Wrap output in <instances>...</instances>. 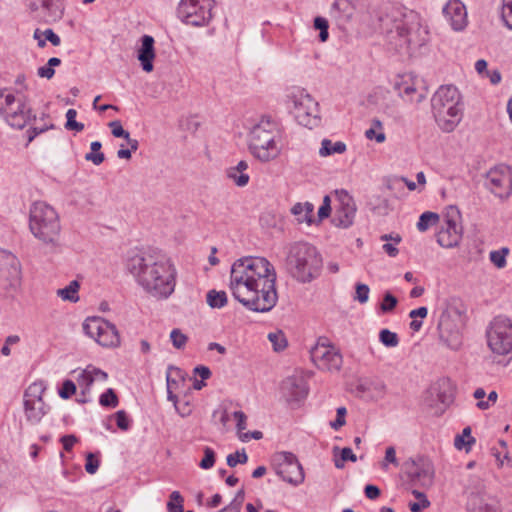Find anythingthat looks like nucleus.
<instances>
[{
    "label": "nucleus",
    "mask_w": 512,
    "mask_h": 512,
    "mask_svg": "<svg viewBox=\"0 0 512 512\" xmlns=\"http://www.w3.org/2000/svg\"><path fill=\"white\" fill-rule=\"evenodd\" d=\"M126 266L137 284L151 297L164 300L174 292L177 272L161 251H141L129 257Z\"/></svg>",
    "instance_id": "nucleus-1"
},
{
    "label": "nucleus",
    "mask_w": 512,
    "mask_h": 512,
    "mask_svg": "<svg viewBox=\"0 0 512 512\" xmlns=\"http://www.w3.org/2000/svg\"><path fill=\"white\" fill-rule=\"evenodd\" d=\"M273 265L264 257H244L236 260L230 273V290L244 306L254 287L271 271Z\"/></svg>",
    "instance_id": "nucleus-2"
},
{
    "label": "nucleus",
    "mask_w": 512,
    "mask_h": 512,
    "mask_svg": "<svg viewBox=\"0 0 512 512\" xmlns=\"http://www.w3.org/2000/svg\"><path fill=\"white\" fill-rule=\"evenodd\" d=\"M282 128L271 116H262L249 133V151L261 162L276 159L281 153Z\"/></svg>",
    "instance_id": "nucleus-3"
},
{
    "label": "nucleus",
    "mask_w": 512,
    "mask_h": 512,
    "mask_svg": "<svg viewBox=\"0 0 512 512\" xmlns=\"http://www.w3.org/2000/svg\"><path fill=\"white\" fill-rule=\"evenodd\" d=\"M29 229L33 236L50 250L60 247L61 224L56 210L45 202H35L29 215Z\"/></svg>",
    "instance_id": "nucleus-4"
},
{
    "label": "nucleus",
    "mask_w": 512,
    "mask_h": 512,
    "mask_svg": "<svg viewBox=\"0 0 512 512\" xmlns=\"http://www.w3.org/2000/svg\"><path fill=\"white\" fill-rule=\"evenodd\" d=\"M321 267L322 258L314 246L298 242L289 247L285 268L297 281L311 282L319 275Z\"/></svg>",
    "instance_id": "nucleus-5"
},
{
    "label": "nucleus",
    "mask_w": 512,
    "mask_h": 512,
    "mask_svg": "<svg viewBox=\"0 0 512 512\" xmlns=\"http://www.w3.org/2000/svg\"><path fill=\"white\" fill-rule=\"evenodd\" d=\"M431 106L435 121L444 132H452L462 120L461 96L453 85L441 86L434 93Z\"/></svg>",
    "instance_id": "nucleus-6"
},
{
    "label": "nucleus",
    "mask_w": 512,
    "mask_h": 512,
    "mask_svg": "<svg viewBox=\"0 0 512 512\" xmlns=\"http://www.w3.org/2000/svg\"><path fill=\"white\" fill-rule=\"evenodd\" d=\"M0 115L13 128L23 129L36 116L24 97H15L7 89L0 90Z\"/></svg>",
    "instance_id": "nucleus-7"
},
{
    "label": "nucleus",
    "mask_w": 512,
    "mask_h": 512,
    "mask_svg": "<svg viewBox=\"0 0 512 512\" xmlns=\"http://www.w3.org/2000/svg\"><path fill=\"white\" fill-rule=\"evenodd\" d=\"M287 98L289 108L300 125L311 129L319 124L318 103L304 89L292 88Z\"/></svg>",
    "instance_id": "nucleus-8"
},
{
    "label": "nucleus",
    "mask_w": 512,
    "mask_h": 512,
    "mask_svg": "<svg viewBox=\"0 0 512 512\" xmlns=\"http://www.w3.org/2000/svg\"><path fill=\"white\" fill-rule=\"evenodd\" d=\"M278 301L276 290V273L274 267L259 283L258 287H254L252 294L244 302V307L254 312H269Z\"/></svg>",
    "instance_id": "nucleus-9"
},
{
    "label": "nucleus",
    "mask_w": 512,
    "mask_h": 512,
    "mask_svg": "<svg viewBox=\"0 0 512 512\" xmlns=\"http://www.w3.org/2000/svg\"><path fill=\"white\" fill-rule=\"evenodd\" d=\"M214 5V0H181L177 8V15L187 25L205 26L213 17Z\"/></svg>",
    "instance_id": "nucleus-10"
},
{
    "label": "nucleus",
    "mask_w": 512,
    "mask_h": 512,
    "mask_svg": "<svg viewBox=\"0 0 512 512\" xmlns=\"http://www.w3.org/2000/svg\"><path fill=\"white\" fill-rule=\"evenodd\" d=\"M487 342L491 351L498 355L512 352V321L504 316H497L487 330Z\"/></svg>",
    "instance_id": "nucleus-11"
},
{
    "label": "nucleus",
    "mask_w": 512,
    "mask_h": 512,
    "mask_svg": "<svg viewBox=\"0 0 512 512\" xmlns=\"http://www.w3.org/2000/svg\"><path fill=\"white\" fill-rule=\"evenodd\" d=\"M83 330L103 347H116L120 343L116 326L101 317L87 318L83 323Z\"/></svg>",
    "instance_id": "nucleus-12"
},
{
    "label": "nucleus",
    "mask_w": 512,
    "mask_h": 512,
    "mask_svg": "<svg viewBox=\"0 0 512 512\" xmlns=\"http://www.w3.org/2000/svg\"><path fill=\"white\" fill-rule=\"evenodd\" d=\"M326 341V339L320 338L311 348V360L322 371L337 372L342 366V355L338 349Z\"/></svg>",
    "instance_id": "nucleus-13"
},
{
    "label": "nucleus",
    "mask_w": 512,
    "mask_h": 512,
    "mask_svg": "<svg viewBox=\"0 0 512 512\" xmlns=\"http://www.w3.org/2000/svg\"><path fill=\"white\" fill-rule=\"evenodd\" d=\"M460 211L455 206L447 209L444 224L438 231L437 243L444 248H453L459 244L462 238V227L459 225Z\"/></svg>",
    "instance_id": "nucleus-14"
},
{
    "label": "nucleus",
    "mask_w": 512,
    "mask_h": 512,
    "mask_svg": "<svg viewBox=\"0 0 512 512\" xmlns=\"http://www.w3.org/2000/svg\"><path fill=\"white\" fill-rule=\"evenodd\" d=\"M485 186L491 193L501 199H507L512 192V175L506 165L491 168L486 174Z\"/></svg>",
    "instance_id": "nucleus-15"
},
{
    "label": "nucleus",
    "mask_w": 512,
    "mask_h": 512,
    "mask_svg": "<svg viewBox=\"0 0 512 512\" xmlns=\"http://www.w3.org/2000/svg\"><path fill=\"white\" fill-rule=\"evenodd\" d=\"M420 30L418 22H408L406 19L396 20L393 28L388 31L390 44L395 48H409L412 44L421 45L420 41L415 39V34Z\"/></svg>",
    "instance_id": "nucleus-16"
},
{
    "label": "nucleus",
    "mask_w": 512,
    "mask_h": 512,
    "mask_svg": "<svg viewBox=\"0 0 512 512\" xmlns=\"http://www.w3.org/2000/svg\"><path fill=\"white\" fill-rule=\"evenodd\" d=\"M44 391V386H28L23 395L25 417L33 425L38 424L46 414L42 399Z\"/></svg>",
    "instance_id": "nucleus-17"
},
{
    "label": "nucleus",
    "mask_w": 512,
    "mask_h": 512,
    "mask_svg": "<svg viewBox=\"0 0 512 512\" xmlns=\"http://www.w3.org/2000/svg\"><path fill=\"white\" fill-rule=\"evenodd\" d=\"M276 473L286 482L293 485L304 481V472L296 456L290 452H282L276 457Z\"/></svg>",
    "instance_id": "nucleus-18"
},
{
    "label": "nucleus",
    "mask_w": 512,
    "mask_h": 512,
    "mask_svg": "<svg viewBox=\"0 0 512 512\" xmlns=\"http://www.w3.org/2000/svg\"><path fill=\"white\" fill-rule=\"evenodd\" d=\"M408 477L414 483L423 487H429L434 479V466L427 457L418 456L411 458L405 463Z\"/></svg>",
    "instance_id": "nucleus-19"
},
{
    "label": "nucleus",
    "mask_w": 512,
    "mask_h": 512,
    "mask_svg": "<svg viewBox=\"0 0 512 512\" xmlns=\"http://www.w3.org/2000/svg\"><path fill=\"white\" fill-rule=\"evenodd\" d=\"M335 196L338 204L335 209L333 223L337 227L348 228L353 224L355 219L357 211L355 201L345 190H336Z\"/></svg>",
    "instance_id": "nucleus-20"
},
{
    "label": "nucleus",
    "mask_w": 512,
    "mask_h": 512,
    "mask_svg": "<svg viewBox=\"0 0 512 512\" xmlns=\"http://www.w3.org/2000/svg\"><path fill=\"white\" fill-rule=\"evenodd\" d=\"M443 14L455 31H462L468 24L466 7L460 0H448Z\"/></svg>",
    "instance_id": "nucleus-21"
},
{
    "label": "nucleus",
    "mask_w": 512,
    "mask_h": 512,
    "mask_svg": "<svg viewBox=\"0 0 512 512\" xmlns=\"http://www.w3.org/2000/svg\"><path fill=\"white\" fill-rule=\"evenodd\" d=\"M452 400V392L442 390L441 386H429L423 396L424 403L430 408H435L436 412H442Z\"/></svg>",
    "instance_id": "nucleus-22"
},
{
    "label": "nucleus",
    "mask_w": 512,
    "mask_h": 512,
    "mask_svg": "<svg viewBox=\"0 0 512 512\" xmlns=\"http://www.w3.org/2000/svg\"><path fill=\"white\" fill-rule=\"evenodd\" d=\"M356 12V5L352 0H335L332 4L330 15L336 21L340 29H346Z\"/></svg>",
    "instance_id": "nucleus-23"
},
{
    "label": "nucleus",
    "mask_w": 512,
    "mask_h": 512,
    "mask_svg": "<svg viewBox=\"0 0 512 512\" xmlns=\"http://www.w3.org/2000/svg\"><path fill=\"white\" fill-rule=\"evenodd\" d=\"M21 268L18 264L7 265L0 270V289L14 293L21 285Z\"/></svg>",
    "instance_id": "nucleus-24"
},
{
    "label": "nucleus",
    "mask_w": 512,
    "mask_h": 512,
    "mask_svg": "<svg viewBox=\"0 0 512 512\" xmlns=\"http://www.w3.org/2000/svg\"><path fill=\"white\" fill-rule=\"evenodd\" d=\"M440 339L451 349L457 350L461 344V334L448 316H442L438 323Z\"/></svg>",
    "instance_id": "nucleus-25"
},
{
    "label": "nucleus",
    "mask_w": 512,
    "mask_h": 512,
    "mask_svg": "<svg viewBox=\"0 0 512 512\" xmlns=\"http://www.w3.org/2000/svg\"><path fill=\"white\" fill-rule=\"evenodd\" d=\"M141 46L137 50V58L145 72L153 71V61L155 59V40L150 35H143L140 38Z\"/></svg>",
    "instance_id": "nucleus-26"
},
{
    "label": "nucleus",
    "mask_w": 512,
    "mask_h": 512,
    "mask_svg": "<svg viewBox=\"0 0 512 512\" xmlns=\"http://www.w3.org/2000/svg\"><path fill=\"white\" fill-rule=\"evenodd\" d=\"M184 386H167V397L168 400L173 402L175 409L185 416L190 413L189 404L191 401L192 390L188 388L185 392L181 388Z\"/></svg>",
    "instance_id": "nucleus-27"
},
{
    "label": "nucleus",
    "mask_w": 512,
    "mask_h": 512,
    "mask_svg": "<svg viewBox=\"0 0 512 512\" xmlns=\"http://www.w3.org/2000/svg\"><path fill=\"white\" fill-rule=\"evenodd\" d=\"M40 5L44 12L43 19L46 23H53L62 19L64 5L61 0H41Z\"/></svg>",
    "instance_id": "nucleus-28"
},
{
    "label": "nucleus",
    "mask_w": 512,
    "mask_h": 512,
    "mask_svg": "<svg viewBox=\"0 0 512 512\" xmlns=\"http://www.w3.org/2000/svg\"><path fill=\"white\" fill-rule=\"evenodd\" d=\"M248 167V163L245 160H241L237 165L226 169V176L238 187H244L249 183L250 179L249 175L245 173Z\"/></svg>",
    "instance_id": "nucleus-29"
},
{
    "label": "nucleus",
    "mask_w": 512,
    "mask_h": 512,
    "mask_svg": "<svg viewBox=\"0 0 512 512\" xmlns=\"http://www.w3.org/2000/svg\"><path fill=\"white\" fill-rule=\"evenodd\" d=\"M281 395L292 406L299 405L308 395L307 386H281Z\"/></svg>",
    "instance_id": "nucleus-30"
},
{
    "label": "nucleus",
    "mask_w": 512,
    "mask_h": 512,
    "mask_svg": "<svg viewBox=\"0 0 512 512\" xmlns=\"http://www.w3.org/2000/svg\"><path fill=\"white\" fill-rule=\"evenodd\" d=\"M108 379L106 372L92 365L87 366L86 369L82 370L78 375L77 380L80 384H94L99 382H105Z\"/></svg>",
    "instance_id": "nucleus-31"
},
{
    "label": "nucleus",
    "mask_w": 512,
    "mask_h": 512,
    "mask_svg": "<svg viewBox=\"0 0 512 512\" xmlns=\"http://www.w3.org/2000/svg\"><path fill=\"white\" fill-rule=\"evenodd\" d=\"M79 289L80 283L77 280H73L66 287L57 289L56 295L63 301L76 303L79 301Z\"/></svg>",
    "instance_id": "nucleus-32"
},
{
    "label": "nucleus",
    "mask_w": 512,
    "mask_h": 512,
    "mask_svg": "<svg viewBox=\"0 0 512 512\" xmlns=\"http://www.w3.org/2000/svg\"><path fill=\"white\" fill-rule=\"evenodd\" d=\"M346 151V144L344 142L338 141L333 143L329 139H323L321 143V148L319 150V154L323 157L332 155L334 153L342 154Z\"/></svg>",
    "instance_id": "nucleus-33"
},
{
    "label": "nucleus",
    "mask_w": 512,
    "mask_h": 512,
    "mask_svg": "<svg viewBox=\"0 0 512 512\" xmlns=\"http://www.w3.org/2000/svg\"><path fill=\"white\" fill-rule=\"evenodd\" d=\"M313 205L309 202H306L304 205L301 203H296L292 209L291 212L298 216V221L300 223L307 222L311 223L312 213H313Z\"/></svg>",
    "instance_id": "nucleus-34"
},
{
    "label": "nucleus",
    "mask_w": 512,
    "mask_h": 512,
    "mask_svg": "<svg viewBox=\"0 0 512 512\" xmlns=\"http://www.w3.org/2000/svg\"><path fill=\"white\" fill-rule=\"evenodd\" d=\"M365 136L369 140H375L377 143H383L386 135L383 131V126L380 120L373 119L371 127L365 131Z\"/></svg>",
    "instance_id": "nucleus-35"
},
{
    "label": "nucleus",
    "mask_w": 512,
    "mask_h": 512,
    "mask_svg": "<svg viewBox=\"0 0 512 512\" xmlns=\"http://www.w3.org/2000/svg\"><path fill=\"white\" fill-rule=\"evenodd\" d=\"M189 378L188 374L178 367L169 366L166 371V384H180Z\"/></svg>",
    "instance_id": "nucleus-36"
},
{
    "label": "nucleus",
    "mask_w": 512,
    "mask_h": 512,
    "mask_svg": "<svg viewBox=\"0 0 512 512\" xmlns=\"http://www.w3.org/2000/svg\"><path fill=\"white\" fill-rule=\"evenodd\" d=\"M207 303L212 308H222L227 303V294L225 291L210 290L207 293Z\"/></svg>",
    "instance_id": "nucleus-37"
},
{
    "label": "nucleus",
    "mask_w": 512,
    "mask_h": 512,
    "mask_svg": "<svg viewBox=\"0 0 512 512\" xmlns=\"http://www.w3.org/2000/svg\"><path fill=\"white\" fill-rule=\"evenodd\" d=\"M475 443V438L471 436V428L465 427L461 435L456 436L454 445L458 449L465 448L467 451Z\"/></svg>",
    "instance_id": "nucleus-38"
},
{
    "label": "nucleus",
    "mask_w": 512,
    "mask_h": 512,
    "mask_svg": "<svg viewBox=\"0 0 512 512\" xmlns=\"http://www.w3.org/2000/svg\"><path fill=\"white\" fill-rule=\"evenodd\" d=\"M439 215L434 212H424L421 214L419 221L417 223V228L419 231H426L429 227L436 225L439 222Z\"/></svg>",
    "instance_id": "nucleus-39"
},
{
    "label": "nucleus",
    "mask_w": 512,
    "mask_h": 512,
    "mask_svg": "<svg viewBox=\"0 0 512 512\" xmlns=\"http://www.w3.org/2000/svg\"><path fill=\"white\" fill-rule=\"evenodd\" d=\"M412 494L417 499L416 502L409 503V508L411 512H422L424 509L430 506V501L427 499L426 495L423 492L418 490H413Z\"/></svg>",
    "instance_id": "nucleus-40"
},
{
    "label": "nucleus",
    "mask_w": 512,
    "mask_h": 512,
    "mask_svg": "<svg viewBox=\"0 0 512 512\" xmlns=\"http://www.w3.org/2000/svg\"><path fill=\"white\" fill-rule=\"evenodd\" d=\"M510 250L508 247H502L498 250H493L489 254L490 261L499 269L504 268L507 264L506 257Z\"/></svg>",
    "instance_id": "nucleus-41"
},
{
    "label": "nucleus",
    "mask_w": 512,
    "mask_h": 512,
    "mask_svg": "<svg viewBox=\"0 0 512 512\" xmlns=\"http://www.w3.org/2000/svg\"><path fill=\"white\" fill-rule=\"evenodd\" d=\"M210 376V369L206 366L199 365L193 369V377H190L189 380H193L192 384H204V381L209 379Z\"/></svg>",
    "instance_id": "nucleus-42"
},
{
    "label": "nucleus",
    "mask_w": 512,
    "mask_h": 512,
    "mask_svg": "<svg viewBox=\"0 0 512 512\" xmlns=\"http://www.w3.org/2000/svg\"><path fill=\"white\" fill-rule=\"evenodd\" d=\"M380 342L386 347H396L399 344L398 335L388 329H382L379 333Z\"/></svg>",
    "instance_id": "nucleus-43"
},
{
    "label": "nucleus",
    "mask_w": 512,
    "mask_h": 512,
    "mask_svg": "<svg viewBox=\"0 0 512 512\" xmlns=\"http://www.w3.org/2000/svg\"><path fill=\"white\" fill-rule=\"evenodd\" d=\"M398 94L402 98H405L407 101L413 102H420L423 98L421 94L418 95V98L414 100L413 95L417 93L416 88L413 85L404 84V85H398Z\"/></svg>",
    "instance_id": "nucleus-44"
},
{
    "label": "nucleus",
    "mask_w": 512,
    "mask_h": 512,
    "mask_svg": "<svg viewBox=\"0 0 512 512\" xmlns=\"http://www.w3.org/2000/svg\"><path fill=\"white\" fill-rule=\"evenodd\" d=\"M184 499L178 491H173L170 494V500L167 503V509L169 512H183Z\"/></svg>",
    "instance_id": "nucleus-45"
},
{
    "label": "nucleus",
    "mask_w": 512,
    "mask_h": 512,
    "mask_svg": "<svg viewBox=\"0 0 512 512\" xmlns=\"http://www.w3.org/2000/svg\"><path fill=\"white\" fill-rule=\"evenodd\" d=\"M203 453H204V457L199 462V467L204 470L211 469L215 464V459H216L215 451L212 448L205 446L203 448Z\"/></svg>",
    "instance_id": "nucleus-46"
},
{
    "label": "nucleus",
    "mask_w": 512,
    "mask_h": 512,
    "mask_svg": "<svg viewBox=\"0 0 512 512\" xmlns=\"http://www.w3.org/2000/svg\"><path fill=\"white\" fill-rule=\"evenodd\" d=\"M268 339L272 343L275 351H282L287 346V340L281 331L269 333Z\"/></svg>",
    "instance_id": "nucleus-47"
},
{
    "label": "nucleus",
    "mask_w": 512,
    "mask_h": 512,
    "mask_svg": "<svg viewBox=\"0 0 512 512\" xmlns=\"http://www.w3.org/2000/svg\"><path fill=\"white\" fill-rule=\"evenodd\" d=\"M76 116L77 111L75 109H68V111L66 112L67 121L65 124V128L68 130H75L77 132H80L84 129V124L77 122L75 120Z\"/></svg>",
    "instance_id": "nucleus-48"
},
{
    "label": "nucleus",
    "mask_w": 512,
    "mask_h": 512,
    "mask_svg": "<svg viewBox=\"0 0 512 512\" xmlns=\"http://www.w3.org/2000/svg\"><path fill=\"white\" fill-rule=\"evenodd\" d=\"M248 461V456L244 449L236 451L235 453L227 456V465L229 467H235L237 464H245Z\"/></svg>",
    "instance_id": "nucleus-49"
},
{
    "label": "nucleus",
    "mask_w": 512,
    "mask_h": 512,
    "mask_svg": "<svg viewBox=\"0 0 512 512\" xmlns=\"http://www.w3.org/2000/svg\"><path fill=\"white\" fill-rule=\"evenodd\" d=\"M501 17L508 29L512 30V0H503Z\"/></svg>",
    "instance_id": "nucleus-50"
},
{
    "label": "nucleus",
    "mask_w": 512,
    "mask_h": 512,
    "mask_svg": "<svg viewBox=\"0 0 512 512\" xmlns=\"http://www.w3.org/2000/svg\"><path fill=\"white\" fill-rule=\"evenodd\" d=\"M350 393L364 400L374 399L371 393V386H350Z\"/></svg>",
    "instance_id": "nucleus-51"
},
{
    "label": "nucleus",
    "mask_w": 512,
    "mask_h": 512,
    "mask_svg": "<svg viewBox=\"0 0 512 512\" xmlns=\"http://www.w3.org/2000/svg\"><path fill=\"white\" fill-rule=\"evenodd\" d=\"M170 338L173 346L176 349H182L187 343V336L183 334L179 329H173L170 333Z\"/></svg>",
    "instance_id": "nucleus-52"
},
{
    "label": "nucleus",
    "mask_w": 512,
    "mask_h": 512,
    "mask_svg": "<svg viewBox=\"0 0 512 512\" xmlns=\"http://www.w3.org/2000/svg\"><path fill=\"white\" fill-rule=\"evenodd\" d=\"M100 404L107 407H116L118 405V398L114 390L108 389L100 397Z\"/></svg>",
    "instance_id": "nucleus-53"
},
{
    "label": "nucleus",
    "mask_w": 512,
    "mask_h": 512,
    "mask_svg": "<svg viewBox=\"0 0 512 512\" xmlns=\"http://www.w3.org/2000/svg\"><path fill=\"white\" fill-rule=\"evenodd\" d=\"M398 303V300L390 292L384 295L383 302L381 303L380 309L383 313H388L394 310Z\"/></svg>",
    "instance_id": "nucleus-54"
},
{
    "label": "nucleus",
    "mask_w": 512,
    "mask_h": 512,
    "mask_svg": "<svg viewBox=\"0 0 512 512\" xmlns=\"http://www.w3.org/2000/svg\"><path fill=\"white\" fill-rule=\"evenodd\" d=\"M233 418L236 421V428L238 436L241 434H245L244 430L247 427V417L242 411H235L232 413Z\"/></svg>",
    "instance_id": "nucleus-55"
},
{
    "label": "nucleus",
    "mask_w": 512,
    "mask_h": 512,
    "mask_svg": "<svg viewBox=\"0 0 512 512\" xmlns=\"http://www.w3.org/2000/svg\"><path fill=\"white\" fill-rule=\"evenodd\" d=\"M314 373L312 371L296 370L293 374L291 384H304L312 380Z\"/></svg>",
    "instance_id": "nucleus-56"
},
{
    "label": "nucleus",
    "mask_w": 512,
    "mask_h": 512,
    "mask_svg": "<svg viewBox=\"0 0 512 512\" xmlns=\"http://www.w3.org/2000/svg\"><path fill=\"white\" fill-rule=\"evenodd\" d=\"M370 289L368 285L358 283L356 285V295L354 297L355 300L359 301L361 304L366 303L369 299Z\"/></svg>",
    "instance_id": "nucleus-57"
},
{
    "label": "nucleus",
    "mask_w": 512,
    "mask_h": 512,
    "mask_svg": "<svg viewBox=\"0 0 512 512\" xmlns=\"http://www.w3.org/2000/svg\"><path fill=\"white\" fill-rule=\"evenodd\" d=\"M109 127L111 128V133L116 138H128L129 132L124 130L122 124L119 120H114L110 122Z\"/></svg>",
    "instance_id": "nucleus-58"
},
{
    "label": "nucleus",
    "mask_w": 512,
    "mask_h": 512,
    "mask_svg": "<svg viewBox=\"0 0 512 512\" xmlns=\"http://www.w3.org/2000/svg\"><path fill=\"white\" fill-rule=\"evenodd\" d=\"M498 398V394L496 391L492 390L487 393V399L486 400H480L476 403V406L481 410H486L493 406Z\"/></svg>",
    "instance_id": "nucleus-59"
},
{
    "label": "nucleus",
    "mask_w": 512,
    "mask_h": 512,
    "mask_svg": "<svg viewBox=\"0 0 512 512\" xmlns=\"http://www.w3.org/2000/svg\"><path fill=\"white\" fill-rule=\"evenodd\" d=\"M389 463L395 466L399 465L398 459L396 457L395 448L392 446L388 447L385 451V458L381 464L382 468L386 470Z\"/></svg>",
    "instance_id": "nucleus-60"
},
{
    "label": "nucleus",
    "mask_w": 512,
    "mask_h": 512,
    "mask_svg": "<svg viewBox=\"0 0 512 512\" xmlns=\"http://www.w3.org/2000/svg\"><path fill=\"white\" fill-rule=\"evenodd\" d=\"M116 424L119 429L127 431L130 428V420L124 410H119L115 413Z\"/></svg>",
    "instance_id": "nucleus-61"
},
{
    "label": "nucleus",
    "mask_w": 512,
    "mask_h": 512,
    "mask_svg": "<svg viewBox=\"0 0 512 512\" xmlns=\"http://www.w3.org/2000/svg\"><path fill=\"white\" fill-rule=\"evenodd\" d=\"M53 127H54V125H53V124H50V125L44 124V125H42V126H35V127H32L31 129H29V130L27 131V144L31 143V142L33 141V139H34L37 135H39V134H41V133H43V132H45V131H47L48 129L53 128Z\"/></svg>",
    "instance_id": "nucleus-62"
},
{
    "label": "nucleus",
    "mask_w": 512,
    "mask_h": 512,
    "mask_svg": "<svg viewBox=\"0 0 512 512\" xmlns=\"http://www.w3.org/2000/svg\"><path fill=\"white\" fill-rule=\"evenodd\" d=\"M99 460L89 453L86 457L85 470L89 474H95L99 468Z\"/></svg>",
    "instance_id": "nucleus-63"
},
{
    "label": "nucleus",
    "mask_w": 512,
    "mask_h": 512,
    "mask_svg": "<svg viewBox=\"0 0 512 512\" xmlns=\"http://www.w3.org/2000/svg\"><path fill=\"white\" fill-rule=\"evenodd\" d=\"M346 413H347V411H346L345 407H339L337 409L336 419H335V421L331 422V427L334 430H338L339 428H341L342 426L345 425V423H346V419H345Z\"/></svg>",
    "instance_id": "nucleus-64"
}]
</instances>
